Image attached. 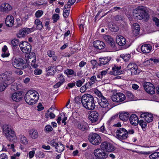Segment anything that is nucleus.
I'll return each mask as SVG.
<instances>
[{"mask_svg":"<svg viewBox=\"0 0 159 159\" xmlns=\"http://www.w3.org/2000/svg\"><path fill=\"white\" fill-rule=\"evenodd\" d=\"M25 34L24 33L22 30L21 29L19 30L17 35V37L19 38H21L24 36Z\"/></svg>","mask_w":159,"mask_h":159,"instance_id":"nucleus-55","label":"nucleus"},{"mask_svg":"<svg viewBox=\"0 0 159 159\" xmlns=\"http://www.w3.org/2000/svg\"><path fill=\"white\" fill-rule=\"evenodd\" d=\"M101 99L100 100L99 102V104L103 108H106L109 104L107 100L104 96L102 97Z\"/></svg>","mask_w":159,"mask_h":159,"instance_id":"nucleus-23","label":"nucleus"},{"mask_svg":"<svg viewBox=\"0 0 159 159\" xmlns=\"http://www.w3.org/2000/svg\"><path fill=\"white\" fill-rule=\"evenodd\" d=\"M93 45L95 48L99 49L104 48L105 47V43L99 40L94 41L93 43Z\"/></svg>","mask_w":159,"mask_h":159,"instance_id":"nucleus-19","label":"nucleus"},{"mask_svg":"<svg viewBox=\"0 0 159 159\" xmlns=\"http://www.w3.org/2000/svg\"><path fill=\"white\" fill-rule=\"evenodd\" d=\"M116 138L121 141L125 140L128 138L127 131L124 128L118 129L116 131Z\"/></svg>","mask_w":159,"mask_h":159,"instance_id":"nucleus-6","label":"nucleus"},{"mask_svg":"<svg viewBox=\"0 0 159 159\" xmlns=\"http://www.w3.org/2000/svg\"><path fill=\"white\" fill-rule=\"evenodd\" d=\"M130 70L131 71L132 75L137 74L140 72V70L139 69H138V66H137V67L136 68H135V67L134 68V69H132Z\"/></svg>","mask_w":159,"mask_h":159,"instance_id":"nucleus-41","label":"nucleus"},{"mask_svg":"<svg viewBox=\"0 0 159 159\" xmlns=\"http://www.w3.org/2000/svg\"><path fill=\"white\" fill-rule=\"evenodd\" d=\"M116 41L119 45L122 46L125 44L126 40L122 36L119 35L117 36Z\"/></svg>","mask_w":159,"mask_h":159,"instance_id":"nucleus-25","label":"nucleus"},{"mask_svg":"<svg viewBox=\"0 0 159 159\" xmlns=\"http://www.w3.org/2000/svg\"><path fill=\"white\" fill-rule=\"evenodd\" d=\"M153 21L155 22V24L158 27H159V19L156 17H154L153 18Z\"/></svg>","mask_w":159,"mask_h":159,"instance_id":"nucleus-61","label":"nucleus"},{"mask_svg":"<svg viewBox=\"0 0 159 159\" xmlns=\"http://www.w3.org/2000/svg\"><path fill=\"white\" fill-rule=\"evenodd\" d=\"M20 152H17L16 154H14L11 157V159H16L17 157H19L20 155Z\"/></svg>","mask_w":159,"mask_h":159,"instance_id":"nucleus-64","label":"nucleus"},{"mask_svg":"<svg viewBox=\"0 0 159 159\" xmlns=\"http://www.w3.org/2000/svg\"><path fill=\"white\" fill-rule=\"evenodd\" d=\"M100 147L101 148L107 152H112L114 150V147L113 145L107 142H102Z\"/></svg>","mask_w":159,"mask_h":159,"instance_id":"nucleus-14","label":"nucleus"},{"mask_svg":"<svg viewBox=\"0 0 159 159\" xmlns=\"http://www.w3.org/2000/svg\"><path fill=\"white\" fill-rule=\"evenodd\" d=\"M130 123L134 125H137L139 123L138 117L135 114L131 115L129 118Z\"/></svg>","mask_w":159,"mask_h":159,"instance_id":"nucleus-22","label":"nucleus"},{"mask_svg":"<svg viewBox=\"0 0 159 159\" xmlns=\"http://www.w3.org/2000/svg\"><path fill=\"white\" fill-rule=\"evenodd\" d=\"M22 30L25 35L29 34L30 32V29L28 28H24Z\"/></svg>","mask_w":159,"mask_h":159,"instance_id":"nucleus-60","label":"nucleus"},{"mask_svg":"<svg viewBox=\"0 0 159 159\" xmlns=\"http://www.w3.org/2000/svg\"><path fill=\"white\" fill-rule=\"evenodd\" d=\"M48 55L50 57H52V59L56 61L57 59V57L55 56L54 52L53 51H49L47 52Z\"/></svg>","mask_w":159,"mask_h":159,"instance_id":"nucleus-39","label":"nucleus"},{"mask_svg":"<svg viewBox=\"0 0 159 159\" xmlns=\"http://www.w3.org/2000/svg\"><path fill=\"white\" fill-rule=\"evenodd\" d=\"M93 83L90 82H88L85 85L82 86L80 89V92L83 93L85 92L87 88H89L90 87Z\"/></svg>","mask_w":159,"mask_h":159,"instance_id":"nucleus-33","label":"nucleus"},{"mask_svg":"<svg viewBox=\"0 0 159 159\" xmlns=\"http://www.w3.org/2000/svg\"><path fill=\"white\" fill-rule=\"evenodd\" d=\"M42 72V70L39 69H36L34 71V74L36 75H40Z\"/></svg>","mask_w":159,"mask_h":159,"instance_id":"nucleus-63","label":"nucleus"},{"mask_svg":"<svg viewBox=\"0 0 159 159\" xmlns=\"http://www.w3.org/2000/svg\"><path fill=\"white\" fill-rule=\"evenodd\" d=\"M34 23L37 26L38 29L39 30H41L43 27L42 23L39 19H36L35 20Z\"/></svg>","mask_w":159,"mask_h":159,"instance_id":"nucleus-36","label":"nucleus"},{"mask_svg":"<svg viewBox=\"0 0 159 159\" xmlns=\"http://www.w3.org/2000/svg\"><path fill=\"white\" fill-rule=\"evenodd\" d=\"M11 89L12 91H16L18 89V87L17 84L14 83L11 87Z\"/></svg>","mask_w":159,"mask_h":159,"instance_id":"nucleus-54","label":"nucleus"},{"mask_svg":"<svg viewBox=\"0 0 159 159\" xmlns=\"http://www.w3.org/2000/svg\"><path fill=\"white\" fill-rule=\"evenodd\" d=\"M28 133L30 137L33 139H37L39 136V134L37 130L35 129H30Z\"/></svg>","mask_w":159,"mask_h":159,"instance_id":"nucleus-20","label":"nucleus"},{"mask_svg":"<svg viewBox=\"0 0 159 159\" xmlns=\"http://www.w3.org/2000/svg\"><path fill=\"white\" fill-rule=\"evenodd\" d=\"M35 153V152L34 150L30 151L29 152L27 156H28L30 159H32L34 156Z\"/></svg>","mask_w":159,"mask_h":159,"instance_id":"nucleus-53","label":"nucleus"},{"mask_svg":"<svg viewBox=\"0 0 159 159\" xmlns=\"http://www.w3.org/2000/svg\"><path fill=\"white\" fill-rule=\"evenodd\" d=\"M48 73L50 75H52L55 73L56 71L55 68L53 66H50L47 69Z\"/></svg>","mask_w":159,"mask_h":159,"instance_id":"nucleus-38","label":"nucleus"},{"mask_svg":"<svg viewBox=\"0 0 159 159\" xmlns=\"http://www.w3.org/2000/svg\"><path fill=\"white\" fill-rule=\"evenodd\" d=\"M120 57L123 59L125 61H128L130 59V55L129 54H122L120 55Z\"/></svg>","mask_w":159,"mask_h":159,"instance_id":"nucleus-40","label":"nucleus"},{"mask_svg":"<svg viewBox=\"0 0 159 159\" xmlns=\"http://www.w3.org/2000/svg\"><path fill=\"white\" fill-rule=\"evenodd\" d=\"M91 64L93 66V68L94 69L97 66L98 63L97 61L95 60H92L90 61Z\"/></svg>","mask_w":159,"mask_h":159,"instance_id":"nucleus-56","label":"nucleus"},{"mask_svg":"<svg viewBox=\"0 0 159 159\" xmlns=\"http://www.w3.org/2000/svg\"><path fill=\"white\" fill-rule=\"evenodd\" d=\"M12 64L14 67L20 69H23L26 67L25 61L20 58H15L13 60Z\"/></svg>","mask_w":159,"mask_h":159,"instance_id":"nucleus-9","label":"nucleus"},{"mask_svg":"<svg viewBox=\"0 0 159 159\" xmlns=\"http://www.w3.org/2000/svg\"><path fill=\"white\" fill-rule=\"evenodd\" d=\"M64 71V73L67 75H73L75 73L74 71L72 69H66Z\"/></svg>","mask_w":159,"mask_h":159,"instance_id":"nucleus-42","label":"nucleus"},{"mask_svg":"<svg viewBox=\"0 0 159 159\" xmlns=\"http://www.w3.org/2000/svg\"><path fill=\"white\" fill-rule=\"evenodd\" d=\"M22 93L20 92L14 93L11 96L12 99L14 101L19 102L22 99Z\"/></svg>","mask_w":159,"mask_h":159,"instance_id":"nucleus-17","label":"nucleus"},{"mask_svg":"<svg viewBox=\"0 0 159 159\" xmlns=\"http://www.w3.org/2000/svg\"><path fill=\"white\" fill-rule=\"evenodd\" d=\"M49 110H48L47 112L45 113V116L47 118L49 117L51 119H53L55 117V115L52 112L49 113Z\"/></svg>","mask_w":159,"mask_h":159,"instance_id":"nucleus-43","label":"nucleus"},{"mask_svg":"<svg viewBox=\"0 0 159 159\" xmlns=\"http://www.w3.org/2000/svg\"><path fill=\"white\" fill-rule=\"evenodd\" d=\"M43 12L41 10H38L35 14V16L37 18L40 17L43 14Z\"/></svg>","mask_w":159,"mask_h":159,"instance_id":"nucleus-47","label":"nucleus"},{"mask_svg":"<svg viewBox=\"0 0 159 159\" xmlns=\"http://www.w3.org/2000/svg\"><path fill=\"white\" fill-rule=\"evenodd\" d=\"M20 139L21 143L24 145H26L28 143L26 137L23 135H21L20 136Z\"/></svg>","mask_w":159,"mask_h":159,"instance_id":"nucleus-35","label":"nucleus"},{"mask_svg":"<svg viewBox=\"0 0 159 159\" xmlns=\"http://www.w3.org/2000/svg\"><path fill=\"white\" fill-rule=\"evenodd\" d=\"M143 87L146 91L148 93L153 94L155 92V87L152 84L146 82L144 84Z\"/></svg>","mask_w":159,"mask_h":159,"instance_id":"nucleus-12","label":"nucleus"},{"mask_svg":"<svg viewBox=\"0 0 159 159\" xmlns=\"http://www.w3.org/2000/svg\"><path fill=\"white\" fill-rule=\"evenodd\" d=\"M139 124L142 128H145L147 125V122L143 120H140L139 121Z\"/></svg>","mask_w":159,"mask_h":159,"instance_id":"nucleus-45","label":"nucleus"},{"mask_svg":"<svg viewBox=\"0 0 159 159\" xmlns=\"http://www.w3.org/2000/svg\"><path fill=\"white\" fill-rule=\"evenodd\" d=\"M141 117L144 119V120L147 122H152L153 119V116L152 114L147 113H143L141 115Z\"/></svg>","mask_w":159,"mask_h":159,"instance_id":"nucleus-16","label":"nucleus"},{"mask_svg":"<svg viewBox=\"0 0 159 159\" xmlns=\"http://www.w3.org/2000/svg\"><path fill=\"white\" fill-rule=\"evenodd\" d=\"M110 29L112 32H116L119 30V28L115 25H112V26L110 27Z\"/></svg>","mask_w":159,"mask_h":159,"instance_id":"nucleus-52","label":"nucleus"},{"mask_svg":"<svg viewBox=\"0 0 159 159\" xmlns=\"http://www.w3.org/2000/svg\"><path fill=\"white\" fill-rule=\"evenodd\" d=\"M70 10L69 8L68 9H64L63 15L64 17L66 18L68 17L69 15Z\"/></svg>","mask_w":159,"mask_h":159,"instance_id":"nucleus-49","label":"nucleus"},{"mask_svg":"<svg viewBox=\"0 0 159 159\" xmlns=\"http://www.w3.org/2000/svg\"><path fill=\"white\" fill-rule=\"evenodd\" d=\"M81 102L83 107L86 109L93 110L95 107L94 98L89 94L83 95L80 98Z\"/></svg>","mask_w":159,"mask_h":159,"instance_id":"nucleus-1","label":"nucleus"},{"mask_svg":"<svg viewBox=\"0 0 159 159\" xmlns=\"http://www.w3.org/2000/svg\"><path fill=\"white\" fill-rule=\"evenodd\" d=\"M76 125L77 128L83 132H86L88 130V125L87 122L84 120H80L78 121Z\"/></svg>","mask_w":159,"mask_h":159,"instance_id":"nucleus-13","label":"nucleus"},{"mask_svg":"<svg viewBox=\"0 0 159 159\" xmlns=\"http://www.w3.org/2000/svg\"><path fill=\"white\" fill-rule=\"evenodd\" d=\"M129 117V114L128 113L123 112L120 113L119 115V118L120 120L123 121H126L128 119Z\"/></svg>","mask_w":159,"mask_h":159,"instance_id":"nucleus-31","label":"nucleus"},{"mask_svg":"<svg viewBox=\"0 0 159 159\" xmlns=\"http://www.w3.org/2000/svg\"><path fill=\"white\" fill-rule=\"evenodd\" d=\"M39 98V94L36 91L30 90L28 91L25 96V100L29 105H33L36 103Z\"/></svg>","mask_w":159,"mask_h":159,"instance_id":"nucleus-2","label":"nucleus"},{"mask_svg":"<svg viewBox=\"0 0 159 159\" xmlns=\"http://www.w3.org/2000/svg\"><path fill=\"white\" fill-rule=\"evenodd\" d=\"M115 19L116 21H121L122 20L123 17L120 15H117L115 16Z\"/></svg>","mask_w":159,"mask_h":159,"instance_id":"nucleus-62","label":"nucleus"},{"mask_svg":"<svg viewBox=\"0 0 159 159\" xmlns=\"http://www.w3.org/2000/svg\"><path fill=\"white\" fill-rule=\"evenodd\" d=\"M14 22V18L12 16L9 15L7 16L5 20V24L7 26H12L13 25Z\"/></svg>","mask_w":159,"mask_h":159,"instance_id":"nucleus-21","label":"nucleus"},{"mask_svg":"<svg viewBox=\"0 0 159 159\" xmlns=\"http://www.w3.org/2000/svg\"><path fill=\"white\" fill-rule=\"evenodd\" d=\"M57 78L59 81L54 85V88L56 89L60 87L65 81L64 76L61 74H59L57 75Z\"/></svg>","mask_w":159,"mask_h":159,"instance_id":"nucleus-18","label":"nucleus"},{"mask_svg":"<svg viewBox=\"0 0 159 159\" xmlns=\"http://www.w3.org/2000/svg\"><path fill=\"white\" fill-rule=\"evenodd\" d=\"M36 4L38 5H42L44 6L47 4V2L44 0H39V1H36Z\"/></svg>","mask_w":159,"mask_h":159,"instance_id":"nucleus-48","label":"nucleus"},{"mask_svg":"<svg viewBox=\"0 0 159 159\" xmlns=\"http://www.w3.org/2000/svg\"><path fill=\"white\" fill-rule=\"evenodd\" d=\"M121 66H114L112 68V74L114 75H120L121 74L122 71L121 70Z\"/></svg>","mask_w":159,"mask_h":159,"instance_id":"nucleus-30","label":"nucleus"},{"mask_svg":"<svg viewBox=\"0 0 159 159\" xmlns=\"http://www.w3.org/2000/svg\"><path fill=\"white\" fill-rule=\"evenodd\" d=\"M109 43L110 44V46L111 47L112 51H114L116 50L115 41L113 39L111 41H110Z\"/></svg>","mask_w":159,"mask_h":159,"instance_id":"nucleus-46","label":"nucleus"},{"mask_svg":"<svg viewBox=\"0 0 159 159\" xmlns=\"http://www.w3.org/2000/svg\"><path fill=\"white\" fill-rule=\"evenodd\" d=\"M149 157L150 159H159V152L152 153L149 156Z\"/></svg>","mask_w":159,"mask_h":159,"instance_id":"nucleus-37","label":"nucleus"},{"mask_svg":"<svg viewBox=\"0 0 159 159\" xmlns=\"http://www.w3.org/2000/svg\"><path fill=\"white\" fill-rule=\"evenodd\" d=\"M85 79H83L81 80H80L76 81V85L78 87H81L83 84L84 82Z\"/></svg>","mask_w":159,"mask_h":159,"instance_id":"nucleus-51","label":"nucleus"},{"mask_svg":"<svg viewBox=\"0 0 159 159\" xmlns=\"http://www.w3.org/2000/svg\"><path fill=\"white\" fill-rule=\"evenodd\" d=\"M19 46L21 51L24 53H30L31 51V47L30 44L27 42H21Z\"/></svg>","mask_w":159,"mask_h":159,"instance_id":"nucleus-10","label":"nucleus"},{"mask_svg":"<svg viewBox=\"0 0 159 159\" xmlns=\"http://www.w3.org/2000/svg\"><path fill=\"white\" fill-rule=\"evenodd\" d=\"M65 116V114L63 112L61 113L59 115L58 118L57 120V122L58 124H60V123L62 119V117L63 116L64 117L62 119V123H63L64 125H66V121L67 120V117L66 116Z\"/></svg>","mask_w":159,"mask_h":159,"instance_id":"nucleus-26","label":"nucleus"},{"mask_svg":"<svg viewBox=\"0 0 159 159\" xmlns=\"http://www.w3.org/2000/svg\"><path fill=\"white\" fill-rule=\"evenodd\" d=\"M135 68L137 67V65L136 64L134 63H131L129 64L127 66V68L130 70L132 69H134V68Z\"/></svg>","mask_w":159,"mask_h":159,"instance_id":"nucleus-50","label":"nucleus"},{"mask_svg":"<svg viewBox=\"0 0 159 159\" xmlns=\"http://www.w3.org/2000/svg\"><path fill=\"white\" fill-rule=\"evenodd\" d=\"M93 153L96 157L100 159H104L108 157L107 154L101 148L95 150Z\"/></svg>","mask_w":159,"mask_h":159,"instance_id":"nucleus-11","label":"nucleus"},{"mask_svg":"<svg viewBox=\"0 0 159 159\" xmlns=\"http://www.w3.org/2000/svg\"><path fill=\"white\" fill-rule=\"evenodd\" d=\"M11 9L12 7L11 5L7 3L2 4L0 6V10L3 12H8Z\"/></svg>","mask_w":159,"mask_h":159,"instance_id":"nucleus-24","label":"nucleus"},{"mask_svg":"<svg viewBox=\"0 0 159 159\" xmlns=\"http://www.w3.org/2000/svg\"><path fill=\"white\" fill-rule=\"evenodd\" d=\"M58 143H57L55 139H53L50 142V144L51 145L55 147V148L56 146L57 145Z\"/></svg>","mask_w":159,"mask_h":159,"instance_id":"nucleus-59","label":"nucleus"},{"mask_svg":"<svg viewBox=\"0 0 159 159\" xmlns=\"http://www.w3.org/2000/svg\"><path fill=\"white\" fill-rule=\"evenodd\" d=\"M98 114L95 111H91L89 116V120L92 123H93L97 122L98 120Z\"/></svg>","mask_w":159,"mask_h":159,"instance_id":"nucleus-15","label":"nucleus"},{"mask_svg":"<svg viewBox=\"0 0 159 159\" xmlns=\"http://www.w3.org/2000/svg\"><path fill=\"white\" fill-rule=\"evenodd\" d=\"M133 15L134 18L137 19H149V15L142 6H139L133 11Z\"/></svg>","mask_w":159,"mask_h":159,"instance_id":"nucleus-3","label":"nucleus"},{"mask_svg":"<svg viewBox=\"0 0 159 159\" xmlns=\"http://www.w3.org/2000/svg\"><path fill=\"white\" fill-rule=\"evenodd\" d=\"M111 58L109 57H100L99 59L100 63H98V65L101 66L107 64L110 61Z\"/></svg>","mask_w":159,"mask_h":159,"instance_id":"nucleus-28","label":"nucleus"},{"mask_svg":"<svg viewBox=\"0 0 159 159\" xmlns=\"http://www.w3.org/2000/svg\"><path fill=\"white\" fill-rule=\"evenodd\" d=\"M103 38L105 41L108 43H109L110 41H112V40L113 39L110 36L107 35L103 36Z\"/></svg>","mask_w":159,"mask_h":159,"instance_id":"nucleus-44","label":"nucleus"},{"mask_svg":"<svg viewBox=\"0 0 159 159\" xmlns=\"http://www.w3.org/2000/svg\"><path fill=\"white\" fill-rule=\"evenodd\" d=\"M2 129L3 135L8 140L13 141L16 139V136L15 132L10 125H4L2 127Z\"/></svg>","mask_w":159,"mask_h":159,"instance_id":"nucleus-4","label":"nucleus"},{"mask_svg":"<svg viewBox=\"0 0 159 159\" xmlns=\"http://www.w3.org/2000/svg\"><path fill=\"white\" fill-rule=\"evenodd\" d=\"M1 76L2 81L0 82V91L2 92L7 87L8 85L13 83L15 80L13 77L5 74H2Z\"/></svg>","mask_w":159,"mask_h":159,"instance_id":"nucleus-5","label":"nucleus"},{"mask_svg":"<svg viewBox=\"0 0 159 159\" xmlns=\"http://www.w3.org/2000/svg\"><path fill=\"white\" fill-rule=\"evenodd\" d=\"M152 49V47L150 45L144 44L141 47L142 52L144 53H149Z\"/></svg>","mask_w":159,"mask_h":159,"instance_id":"nucleus-27","label":"nucleus"},{"mask_svg":"<svg viewBox=\"0 0 159 159\" xmlns=\"http://www.w3.org/2000/svg\"><path fill=\"white\" fill-rule=\"evenodd\" d=\"M64 145L61 143H58L57 145L56 146L55 148L57 152H61L64 150Z\"/></svg>","mask_w":159,"mask_h":159,"instance_id":"nucleus-34","label":"nucleus"},{"mask_svg":"<svg viewBox=\"0 0 159 159\" xmlns=\"http://www.w3.org/2000/svg\"><path fill=\"white\" fill-rule=\"evenodd\" d=\"M59 16L57 14H54L52 16V18L54 22H56L59 19Z\"/></svg>","mask_w":159,"mask_h":159,"instance_id":"nucleus-57","label":"nucleus"},{"mask_svg":"<svg viewBox=\"0 0 159 159\" xmlns=\"http://www.w3.org/2000/svg\"><path fill=\"white\" fill-rule=\"evenodd\" d=\"M27 57L26 59V61L27 64H29L30 62H31V66L34 68H36L38 66V65L35 64V59H34V58H28Z\"/></svg>","mask_w":159,"mask_h":159,"instance_id":"nucleus-32","label":"nucleus"},{"mask_svg":"<svg viewBox=\"0 0 159 159\" xmlns=\"http://www.w3.org/2000/svg\"><path fill=\"white\" fill-rule=\"evenodd\" d=\"M125 94L121 93H114L111 96L112 100L117 103L123 102L125 99Z\"/></svg>","mask_w":159,"mask_h":159,"instance_id":"nucleus-8","label":"nucleus"},{"mask_svg":"<svg viewBox=\"0 0 159 159\" xmlns=\"http://www.w3.org/2000/svg\"><path fill=\"white\" fill-rule=\"evenodd\" d=\"M52 126L50 125H46L45 128V130L48 132L51 131L52 130Z\"/></svg>","mask_w":159,"mask_h":159,"instance_id":"nucleus-58","label":"nucleus"},{"mask_svg":"<svg viewBox=\"0 0 159 159\" xmlns=\"http://www.w3.org/2000/svg\"><path fill=\"white\" fill-rule=\"evenodd\" d=\"M132 27L134 34L137 35L139 34L140 31V27L139 24L137 23H134Z\"/></svg>","mask_w":159,"mask_h":159,"instance_id":"nucleus-29","label":"nucleus"},{"mask_svg":"<svg viewBox=\"0 0 159 159\" xmlns=\"http://www.w3.org/2000/svg\"><path fill=\"white\" fill-rule=\"evenodd\" d=\"M88 139L89 142L94 145H98L101 142V137L95 133L90 134L88 136Z\"/></svg>","mask_w":159,"mask_h":159,"instance_id":"nucleus-7","label":"nucleus"}]
</instances>
